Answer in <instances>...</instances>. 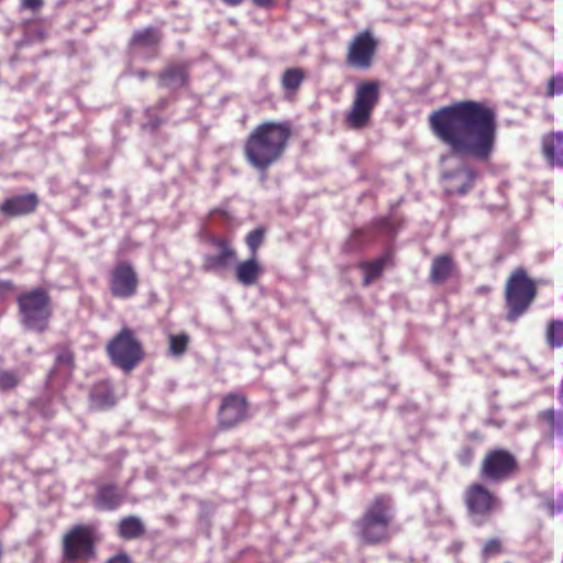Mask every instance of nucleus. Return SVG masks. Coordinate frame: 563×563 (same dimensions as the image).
<instances>
[{
  "instance_id": "22",
  "label": "nucleus",
  "mask_w": 563,
  "mask_h": 563,
  "mask_svg": "<svg viewBox=\"0 0 563 563\" xmlns=\"http://www.w3.org/2000/svg\"><path fill=\"white\" fill-rule=\"evenodd\" d=\"M538 419L549 431V439L563 441V410L548 408L538 413Z\"/></svg>"
},
{
  "instance_id": "13",
  "label": "nucleus",
  "mask_w": 563,
  "mask_h": 563,
  "mask_svg": "<svg viewBox=\"0 0 563 563\" xmlns=\"http://www.w3.org/2000/svg\"><path fill=\"white\" fill-rule=\"evenodd\" d=\"M477 173L466 165L442 175L444 188L449 195L463 196L474 186Z\"/></svg>"
},
{
  "instance_id": "48",
  "label": "nucleus",
  "mask_w": 563,
  "mask_h": 563,
  "mask_svg": "<svg viewBox=\"0 0 563 563\" xmlns=\"http://www.w3.org/2000/svg\"><path fill=\"white\" fill-rule=\"evenodd\" d=\"M37 1V8L41 5V0H36Z\"/></svg>"
},
{
  "instance_id": "45",
  "label": "nucleus",
  "mask_w": 563,
  "mask_h": 563,
  "mask_svg": "<svg viewBox=\"0 0 563 563\" xmlns=\"http://www.w3.org/2000/svg\"><path fill=\"white\" fill-rule=\"evenodd\" d=\"M365 233V229H357L354 230L352 233L353 239H357L358 236L363 235Z\"/></svg>"
},
{
  "instance_id": "8",
  "label": "nucleus",
  "mask_w": 563,
  "mask_h": 563,
  "mask_svg": "<svg viewBox=\"0 0 563 563\" xmlns=\"http://www.w3.org/2000/svg\"><path fill=\"white\" fill-rule=\"evenodd\" d=\"M520 471L518 457L505 448H493L485 452L479 463V476L492 484L504 483Z\"/></svg>"
},
{
  "instance_id": "46",
  "label": "nucleus",
  "mask_w": 563,
  "mask_h": 563,
  "mask_svg": "<svg viewBox=\"0 0 563 563\" xmlns=\"http://www.w3.org/2000/svg\"><path fill=\"white\" fill-rule=\"evenodd\" d=\"M136 75L139 78L144 79L148 76V73L146 70H139Z\"/></svg>"
},
{
  "instance_id": "16",
  "label": "nucleus",
  "mask_w": 563,
  "mask_h": 563,
  "mask_svg": "<svg viewBox=\"0 0 563 563\" xmlns=\"http://www.w3.org/2000/svg\"><path fill=\"white\" fill-rule=\"evenodd\" d=\"M190 62L168 64L158 74V85L166 88H181L187 86L189 78Z\"/></svg>"
},
{
  "instance_id": "27",
  "label": "nucleus",
  "mask_w": 563,
  "mask_h": 563,
  "mask_svg": "<svg viewBox=\"0 0 563 563\" xmlns=\"http://www.w3.org/2000/svg\"><path fill=\"white\" fill-rule=\"evenodd\" d=\"M55 368L65 369L69 376L75 367V354L67 344H60L55 347Z\"/></svg>"
},
{
  "instance_id": "1",
  "label": "nucleus",
  "mask_w": 563,
  "mask_h": 563,
  "mask_svg": "<svg viewBox=\"0 0 563 563\" xmlns=\"http://www.w3.org/2000/svg\"><path fill=\"white\" fill-rule=\"evenodd\" d=\"M432 133L456 156L490 159L497 139V114L487 103L463 100L429 114Z\"/></svg>"
},
{
  "instance_id": "12",
  "label": "nucleus",
  "mask_w": 563,
  "mask_h": 563,
  "mask_svg": "<svg viewBox=\"0 0 563 563\" xmlns=\"http://www.w3.org/2000/svg\"><path fill=\"white\" fill-rule=\"evenodd\" d=\"M139 276L130 262L117 263L109 275V289L114 298L129 299L136 295Z\"/></svg>"
},
{
  "instance_id": "15",
  "label": "nucleus",
  "mask_w": 563,
  "mask_h": 563,
  "mask_svg": "<svg viewBox=\"0 0 563 563\" xmlns=\"http://www.w3.org/2000/svg\"><path fill=\"white\" fill-rule=\"evenodd\" d=\"M126 499V494L115 484L100 485L95 494V506L104 511H114L119 509Z\"/></svg>"
},
{
  "instance_id": "4",
  "label": "nucleus",
  "mask_w": 563,
  "mask_h": 563,
  "mask_svg": "<svg viewBox=\"0 0 563 563\" xmlns=\"http://www.w3.org/2000/svg\"><path fill=\"white\" fill-rule=\"evenodd\" d=\"M537 282L528 275L523 267L515 268L508 276L505 285L506 320L514 322L525 314L537 298Z\"/></svg>"
},
{
  "instance_id": "39",
  "label": "nucleus",
  "mask_w": 563,
  "mask_h": 563,
  "mask_svg": "<svg viewBox=\"0 0 563 563\" xmlns=\"http://www.w3.org/2000/svg\"><path fill=\"white\" fill-rule=\"evenodd\" d=\"M253 4L263 9H272L276 5L277 0H252Z\"/></svg>"
},
{
  "instance_id": "3",
  "label": "nucleus",
  "mask_w": 563,
  "mask_h": 563,
  "mask_svg": "<svg viewBox=\"0 0 563 563\" xmlns=\"http://www.w3.org/2000/svg\"><path fill=\"white\" fill-rule=\"evenodd\" d=\"M395 516L393 498L386 494L376 495L354 521L356 537L363 544L371 547L390 542Z\"/></svg>"
},
{
  "instance_id": "20",
  "label": "nucleus",
  "mask_w": 563,
  "mask_h": 563,
  "mask_svg": "<svg viewBox=\"0 0 563 563\" xmlns=\"http://www.w3.org/2000/svg\"><path fill=\"white\" fill-rule=\"evenodd\" d=\"M264 269L257 257L251 256L235 265V278L243 286L255 285Z\"/></svg>"
},
{
  "instance_id": "5",
  "label": "nucleus",
  "mask_w": 563,
  "mask_h": 563,
  "mask_svg": "<svg viewBox=\"0 0 563 563\" xmlns=\"http://www.w3.org/2000/svg\"><path fill=\"white\" fill-rule=\"evenodd\" d=\"M382 82L363 80L355 86L354 97L344 122L351 130H362L371 124L375 108L380 101Z\"/></svg>"
},
{
  "instance_id": "14",
  "label": "nucleus",
  "mask_w": 563,
  "mask_h": 563,
  "mask_svg": "<svg viewBox=\"0 0 563 563\" xmlns=\"http://www.w3.org/2000/svg\"><path fill=\"white\" fill-rule=\"evenodd\" d=\"M540 153L551 168H563V131H549L540 137Z\"/></svg>"
},
{
  "instance_id": "40",
  "label": "nucleus",
  "mask_w": 563,
  "mask_h": 563,
  "mask_svg": "<svg viewBox=\"0 0 563 563\" xmlns=\"http://www.w3.org/2000/svg\"><path fill=\"white\" fill-rule=\"evenodd\" d=\"M108 563H132L126 553H120L111 558Z\"/></svg>"
},
{
  "instance_id": "31",
  "label": "nucleus",
  "mask_w": 563,
  "mask_h": 563,
  "mask_svg": "<svg viewBox=\"0 0 563 563\" xmlns=\"http://www.w3.org/2000/svg\"><path fill=\"white\" fill-rule=\"evenodd\" d=\"M504 552V544L499 538H490L486 540L481 550V558L483 561L497 556Z\"/></svg>"
},
{
  "instance_id": "28",
  "label": "nucleus",
  "mask_w": 563,
  "mask_h": 563,
  "mask_svg": "<svg viewBox=\"0 0 563 563\" xmlns=\"http://www.w3.org/2000/svg\"><path fill=\"white\" fill-rule=\"evenodd\" d=\"M236 260L235 256L218 254H207L203 257L201 268L206 273H214L227 268L232 262Z\"/></svg>"
},
{
  "instance_id": "35",
  "label": "nucleus",
  "mask_w": 563,
  "mask_h": 563,
  "mask_svg": "<svg viewBox=\"0 0 563 563\" xmlns=\"http://www.w3.org/2000/svg\"><path fill=\"white\" fill-rule=\"evenodd\" d=\"M563 93V74H556L549 78L547 88H545V96L548 98H553L556 95Z\"/></svg>"
},
{
  "instance_id": "18",
  "label": "nucleus",
  "mask_w": 563,
  "mask_h": 563,
  "mask_svg": "<svg viewBox=\"0 0 563 563\" xmlns=\"http://www.w3.org/2000/svg\"><path fill=\"white\" fill-rule=\"evenodd\" d=\"M35 209V194L15 195L0 205V213L8 218L21 217Z\"/></svg>"
},
{
  "instance_id": "10",
  "label": "nucleus",
  "mask_w": 563,
  "mask_h": 563,
  "mask_svg": "<svg viewBox=\"0 0 563 563\" xmlns=\"http://www.w3.org/2000/svg\"><path fill=\"white\" fill-rule=\"evenodd\" d=\"M379 42L371 30L357 32L347 43L345 64L354 69L367 70L376 59Z\"/></svg>"
},
{
  "instance_id": "43",
  "label": "nucleus",
  "mask_w": 563,
  "mask_h": 563,
  "mask_svg": "<svg viewBox=\"0 0 563 563\" xmlns=\"http://www.w3.org/2000/svg\"><path fill=\"white\" fill-rule=\"evenodd\" d=\"M22 5L25 8L34 9L35 0H22Z\"/></svg>"
},
{
  "instance_id": "19",
  "label": "nucleus",
  "mask_w": 563,
  "mask_h": 563,
  "mask_svg": "<svg viewBox=\"0 0 563 563\" xmlns=\"http://www.w3.org/2000/svg\"><path fill=\"white\" fill-rule=\"evenodd\" d=\"M456 264L451 254L437 255L432 262L429 280L435 285H442L455 275Z\"/></svg>"
},
{
  "instance_id": "26",
  "label": "nucleus",
  "mask_w": 563,
  "mask_h": 563,
  "mask_svg": "<svg viewBox=\"0 0 563 563\" xmlns=\"http://www.w3.org/2000/svg\"><path fill=\"white\" fill-rule=\"evenodd\" d=\"M162 41L161 32L153 26L143 30H137L131 37V45L133 46H157Z\"/></svg>"
},
{
  "instance_id": "7",
  "label": "nucleus",
  "mask_w": 563,
  "mask_h": 563,
  "mask_svg": "<svg viewBox=\"0 0 563 563\" xmlns=\"http://www.w3.org/2000/svg\"><path fill=\"white\" fill-rule=\"evenodd\" d=\"M463 504L473 523L482 526L501 507L500 498L485 484L473 482L463 492Z\"/></svg>"
},
{
  "instance_id": "9",
  "label": "nucleus",
  "mask_w": 563,
  "mask_h": 563,
  "mask_svg": "<svg viewBox=\"0 0 563 563\" xmlns=\"http://www.w3.org/2000/svg\"><path fill=\"white\" fill-rule=\"evenodd\" d=\"M96 529L91 525H75L63 537L62 553L65 563H87L95 559Z\"/></svg>"
},
{
  "instance_id": "38",
  "label": "nucleus",
  "mask_w": 563,
  "mask_h": 563,
  "mask_svg": "<svg viewBox=\"0 0 563 563\" xmlns=\"http://www.w3.org/2000/svg\"><path fill=\"white\" fill-rule=\"evenodd\" d=\"M550 515L562 514L563 515V494L556 498H552L548 503Z\"/></svg>"
},
{
  "instance_id": "41",
  "label": "nucleus",
  "mask_w": 563,
  "mask_h": 563,
  "mask_svg": "<svg viewBox=\"0 0 563 563\" xmlns=\"http://www.w3.org/2000/svg\"><path fill=\"white\" fill-rule=\"evenodd\" d=\"M490 291H492V288H490V286H487V285L479 286L475 289V294L479 295V296H487L490 294Z\"/></svg>"
},
{
  "instance_id": "44",
  "label": "nucleus",
  "mask_w": 563,
  "mask_h": 563,
  "mask_svg": "<svg viewBox=\"0 0 563 563\" xmlns=\"http://www.w3.org/2000/svg\"><path fill=\"white\" fill-rule=\"evenodd\" d=\"M558 399L560 400L561 405L563 406V378L560 384L559 390H558Z\"/></svg>"
},
{
  "instance_id": "6",
  "label": "nucleus",
  "mask_w": 563,
  "mask_h": 563,
  "mask_svg": "<svg viewBox=\"0 0 563 563\" xmlns=\"http://www.w3.org/2000/svg\"><path fill=\"white\" fill-rule=\"evenodd\" d=\"M106 352L112 365L125 373L134 369L145 357L142 342L135 331L128 327H123L107 343Z\"/></svg>"
},
{
  "instance_id": "34",
  "label": "nucleus",
  "mask_w": 563,
  "mask_h": 563,
  "mask_svg": "<svg viewBox=\"0 0 563 563\" xmlns=\"http://www.w3.org/2000/svg\"><path fill=\"white\" fill-rule=\"evenodd\" d=\"M21 377L14 371L0 368V390H11L19 385Z\"/></svg>"
},
{
  "instance_id": "37",
  "label": "nucleus",
  "mask_w": 563,
  "mask_h": 563,
  "mask_svg": "<svg viewBox=\"0 0 563 563\" xmlns=\"http://www.w3.org/2000/svg\"><path fill=\"white\" fill-rule=\"evenodd\" d=\"M211 244L219 250V253L223 255H231L236 257V251L233 247L231 241L227 238H212Z\"/></svg>"
},
{
  "instance_id": "11",
  "label": "nucleus",
  "mask_w": 563,
  "mask_h": 563,
  "mask_svg": "<svg viewBox=\"0 0 563 563\" xmlns=\"http://www.w3.org/2000/svg\"><path fill=\"white\" fill-rule=\"evenodd\" d=\"M250 402L243 393H228L220 401L217 424L221 431L234 429L249 418Z\"/></svg>"
},
{
  "instance_id": "2",
  "label": "nucleus",
  "mask_w": 563,
  "mask_h": 563,
  "mask_svg": "<svg viewBox=\"0 0 563 563\" xmlns=\"http://www.w3.org/2000/svg\"><path fill=\"white\" fill-rule=\"evenodd\" d=\"M292 135L288 121H264L252 129L243 144L245 161L264 173L279 163Z\"/></svg>"
},
{
  "instance_id": "33",
  "label": "nucleus",
  "mask_w": 563,
  "mask_h": 563,
  "mask_svg": "<svg viewBox=\"0 0 563 563\" xmlns=\"http://www.w3.org/2000/svg\"><path fill=\"white\" fill-rule=\"evenodd\" d=\"M168 341L170 353L175 356H180L188 349L189 336L186 333H180L176 335H170Z\"/></svg>"
},
{
  "instance_id": "42",
  "label": "nucleus",
  "mask_w": 563,
  "mask_h": 563,
  "mask_svg": "<svg viewBox=\"0 0 563 563\" xmlns=\"http://www.w3.org/2000/svg\"><path fill=\"white\" fill-rule=\"evenodd\" d=\"M224 4L229 7H238L243 3L244 0H221Z\"/></svg>"
},
{
  "instance_id": "21",
  "label": "nucleus",
  "mask_w": 563,
  "mask_h": 563,
  "mask_svg": "<svg viewBox=\"0 0 563 563\" xmlns=\"http://www.w3.org/2000/svg\"><path fill=\"white\" fill-rule=\"evenodd\" d=\"M117 533L122 540H136L146 534V527L140 517L129 515L119 520Z\"/></svg>"
},
{
  "instance_id": "32",
  "label": "nucleus",
  "mask_w": 563,
  "mask_h": 563,
  "mask_svg": "<svg viewBox=\"0 0 563 563\" xmlns=\"http://www.w3.org/2000/svg\"><path fill=\"white\" fill-rule=\"evenodd\" d=\"M265 229L263 227H258L252 230L245 238L246 245L251 252V256H257L258 249L264 242L265 238Z\"/></svg>"
},
{
  "instance_id": "47",
  "label": "nucleus",
  "mask_w": 563,
  "mask_h": 563,
  "mask_svg": "<svg viewBox=\"0 0 563 563\" xmlns=\"http://www.w3.org/2000/svg\"><path fill=\"white\" fill-rule=\"evenodd\" d=\"M162 124L161 119H156L154 122L151 123L152 129H157Z\"/></svg>"
},
{
  "instance_id": "25",
  "label": "nucleus",
  "mask_w": 563,
  "mask_h": 563,
  "mask_svg": "<svg viewBox=\"0 0 563 563\" xmlns=\"http://www.w3.org/2000/svg\"><path fill=\"white\" fill-rule=\"evenodd\" d=\"M52 312L53 309L49 296L45 290L37 288V332H42L48 328Z\"/></svg>"
},
{
  "instance_id": "30",
  "label": "nucleus",
  "mask_w": 563,
  "mask_h": 563,
  "mask_svg": "<svg viewBox=\"0 0 563 563\" xmlns=\"http://www.w3.org/2000/svg\"><path fill=\"white\" fill-rule=\"evenodd\" d=\"M547 342L551 347L563 346V321L552 320L545 332Z\"/></svg>"
},
{
  "instance_id": "29",
  "label": "nucleus",
  "mask_w": 563,
  "mask_h": 563,
  "mask_svg": "<svg viewBox=\"0 0 563 563\" xmlns=\"http://www.w3.org/2000/svg\"><path fill=\"white\" fill-rule=\"evenodd\" d=\"M19 307L22 320L32 327L35 322V291H30L19 298Z\"/></svg>"
},
{
  "instance_id": "17",
  "label": "nucleus",
  "mask_w": 563,
  "mask_h": 563,
  "mask_svg": "<svg viewBox=\"0 0 563 563\" xmlns=\"http://www.w3.org/2000/svg\"><path fill=\"white\" fill-rule=\"evenodd\" d=\"M394 265L395 262L393 251H386L380 256L372 261L360 262L357 267L364 274L362 286L368 287L383 275V272L386 267H391Z\"/></svg>"
},
{
  "instance_id": "23",
  "label": "nucleus",
  "mask_w": 563,
  "mask_h": 563,
  "mask_svg": "<svg viewBox=\"0 0 563 563\" xmlns=\"http://www.w3.org/2000/svg\"><path fill=\"white\" fill-rule=\"evenodd\" d=\"M306 78L307 73L303 68L288 67L282 74L279 82L287 96H294L298 92Z\"/></svg>"
},
{
  "instance_id": "36",
  "label": "nucleus",
  "mask_w": 563,
  "mask_h": 563,
  "mask_svg": "<svg viewBox=\"0 0 563 563\" xmlns=\"http://www.w3.org/2000/svg\"><path fill=\"white\" fill-rule=\"evenodd\" d=\"M456 460L463 467H470L475 460V449L471 445H463L456 452Z\"/></svg>"
},
{
  "instance_id": "24",
  "label": "nucleus",
  "mask_w": 563,
  "mask_h": 563,
  "mask_svg": "<svg viewBox=\"0 0 563 563\" xmlns=\"http://www.w3.org/2000/svg\"><path fill=\"white\" fill-rule=\"evenodd\" d=\"M90 400L99 409L112 407L115 404V397L111 383L109 380L96 383L90 391Z\"/></svg>"
}]
</instances>
